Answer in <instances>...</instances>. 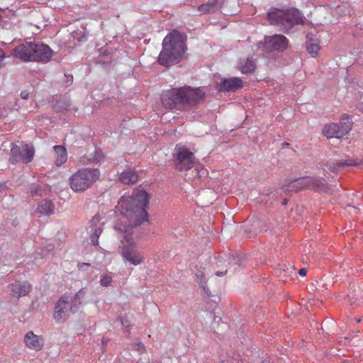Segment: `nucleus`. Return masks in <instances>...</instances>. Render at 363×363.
<instances>
[{
  "label": "nucleus",
  "instance_id": "obj_1",
  "mask_svg": "<svg viewBox=\"0 0 363 363\" xmlns=\"http://www.w3.org/2000/svg\"><path fill=\"white\" fill-rule=\"evenodd\" d=\"M150 199L146 191L135 189L131 194L121 196L116 206V213L121 216L115 226L121 232V255L124 262L134 266L143 264L145 257L134 241L132 228L148 221Z\"/></svg>",
  "mask_w": 363,
  "mask_h": 363
},
{
  "label": "nucleus",
  "instance_id": "obj_2",
  "mask_svg": "<svg viewBox=\"0 0 363 363\" xmlns=\"http://www.w3.org/2000/svg\"><path fill=\"white\" fill-rule=\"evenodd\" d=\"M206 97L201 88L183 86L164 91L162 96L164 106L169 109L189 110L195 107Z\"/></svg>",
  "mask_w": 363,
  "mask_h": 363
},
{
  "label": "nucleus",
  "instance_id": "obj_3",
  "mask_svg": "<svg viewBox=\"0 0 363 363\" xmlns=\"http://www.w3.org/2000/svg\"><path fill=\"white\" fill-rule=\"evenodd\" d=\"M185 39L178 31L167 35L163 40L162 50L158 57L160 65L169 67L177 64L186 51Z\"/></svg>",
  "mask_w": 363,
  "mask_h": 363
},
{
  "label": "nucleus",
  "instance_id": "obj_4",
  "mask_svg": "<svg viewBox=\"0 0 363 363\" xmlns=\"http://www.w3.org/2000/svg\"><path fill=\"white\" fill-rule=\"evenodd\" d=\"M13 56L23 62H49L52 56L51 48L43 43L26 42L13 49Z\"/></svg>",
  "mask_w": 363,
  "mask_h": 363
},
{
  "label": "nucleus",
  "instance_id": "obj_5",
  "mask_svg": "<svg viewBox=\"0 0 363 363\" xmlns=\"http://www.w3.org/2000/svg\"><path fill=\"white\" fill-rule=\"evenodd\" d=\"M267 19L271 25L279 26L284 31H288L295 25H303L305 21L304 16L295 8H272L267 13Z\"/></svg>",
  "mask_w": 363,
  "mask_h": 363
},
{
  "label": "nucleus",
  "instance_id": "obj_6",
  "mask_svg": "<svg viewBox=\"0 0 363 363\" xmlns=\"http://www.w3.org/2000/svg\"><path fill=\"white\" fill-rule=\"evenodd\" d=\"M100 177L101 172L97 168H80L69 177V185L74 192H84L90 189Z\"/></svg>",
  "mask_w": 363,
  "mask_h": 363
},
{
  "label": "nucleus",
  "instance_id": "obj_7",
  "mask_svg": "<svg viewBox=\"0 0 363 363\" xmlns=\"http://www.w3.org/2000/svg\"><path fill=\"white\" fill-rule=\"evenodd\" d=\"M82 294V291H79L74 296L65 294L60 297L55 307L54 318L56 321L65 319L67 316L68 311L72 309L73 301L74 300L76 302L77 300H79Z\"/></svg>",
  "mask_w": 363,
  "mask_h": 363
},
{
  "label": "nucleus",
  "instance_id": "obj_8",
  "mask_svg": "<svg viewBox=\"0 0 363 363\" xmlns=\"http://www.w3.org/2000/svg\"><path fill=\"white\" fill-rule=\"evenodd\" d=\"M176 168L179 172L191 169L194 164V155L187 147L182 145L175 147Z\"/></svg>",
  "mask_w": 363,
  "mask_h": 363
},
{
  "label": "nucleus",
  "instance_id": "obj_9",
  "mask_svg": "<svg viewBox=\"0 0 363 363\" xmlns=\"http://www.w3.org/2000/svg\"><path fill=\"white\" fill-rule=\"evenodd\" d=\"M34 154L35 150L33 146L26 144L21 146L12 145L10 161L13 164L19 162L27 164L32 161Z\"/></svg>",
  "mask_w": 363,
  "mask_h": 363
},
{
  "label": "nucleus",
  "instance_id": "obj_10",
  "mask_svg": "<svg viewBox=\"0 0 363 363\" xmlns=\"http://www.w3.org/2000/svg\"><path fill=\"white\" fill-rule=\"evenodd\" d=\"M264 43L267 51H283L288 48L289 40L283 35H274L264 37Z\"/></svg>",
  "mask_w": 363,
  "mask_h": 363
},
{
  "label": "nucleus",
  "instance_id": "obj_11",
  "mask_svg": "<svg viewBox=\"0 0 363 363\" xmlns=\"http://www.w3.org/2000/svg\"><path fill=\"white\" fill-rule=\"evenodd\" d=\"M293 186L297 187L298 189L305 188H311L313 189L327 191V186L319 179L311 177H305L293 182Z\"/></svg>",
  "mask_w": 363,
  "mask_h": 363
},
{
  "label": "nucleus",
  "instance_id": "obj_12",
  "mask_svg": "<svg viewBox=\"0 0 363 363\" xmlns=\"http://www.w3.org/2000/svg\"><path fill=\"white\" fill-rule=\"evenodd\" d=\"M23 343L29 350L39 352L44 347L45 340L42 335H35L33 331L30 330L25 334Z\"/></svg>",
  "mask_w": 363,
  "mask_h": 363
},
{
  "label": "nucleus",
  "instance_id": "obj_13",
  "mask_svg": "<svg viewBox=\"0 0 363 363\" xmlns=\"http://www.w3.org/2000/svg\"><path fill=\"white\" fill-rule=\"evenodd\" d=\"M242 87V81L238 77L222 78L216 88L218 91H235Z\"/></svg>",
  "mask_w": 363,
  "mask_h": 363
},
{
  "label": "nucleus",
  "instance_id": "obj_14",
  "mask_svg": "<svg viewBox=\"0 0 363 363\" xmlns=\"http://www.w3.org/2000/svg\"><path fill=\"white\" fill-rule=\"evenodd\" d=\"M225 0H208L197 6V11L201 15L213 14L221 11Z\"/></svg>",
  "mask_w": 363,
  "mask_h": 363
},
{
  "label": "nucleus",
  "instance_id": "obj_15",
  "mask_svg": "<svg viewBox=\"0 0 363 363\" xmlns=\"http://www.w3.org/2000/svg\"><path fill=\"white\" fill-rule=\"evenodd\" d=\"M9 289L13 295L18 298L28 294L30 291L31 286L27 281H17L10 284Z\"/></svg>",
  "mask_w": 363,
  "mask_h": 363
},
{
  "label": "nucleus",
  "instance_id": "obj_16",
  "mask_svg": "<svg viewBox=\"0 0 363 363\" xmlns=\"http://www.w3.org/2000/svg\"><path fill=\"white\" fill-rule=\"evenodd\" d=\"M352 118L349 115L344 114L341 116L340 122L336 123L338 126L337 133L340 138L350 133L352 128Z\"/></svg>",
  "mask_w": 363,
  "mask_h": 363
},
{
  "label": "nucleus",
  "instance_id": "obj_17",
  "mask_svg": "<svg viewBox=\"0 0 363 363\" xmlns=\"http://www.w3.org/2000/svg\"><path fill=\"white\" fill-rule=\"evenodd\" d=\"M118 180L123 184H132L136 183L138 180V175L135 169H128L123 171L119 177Z\"/></svg>",
  "mask_w": 363,
  "mask_h": 363
},
{
  "label": "nucleus",
  "instance_id": "obj_18",
  "mask_svg": "<svg viewBox=\"0 0 363 363\" xmlns=\"http://www.w3.org/2000/svg\"><path fill=\"white\" fill-rule=\"evenodd\" d=\"M103 158L101 153L97 150L89 153L80 158V162L84 165L96 164Z\"/></svg>",
  "mask_w": 363,
  "mask_h": 363
},
{
  "label": "nucleus",
  "instance_id": "obj_19",
  "mask_svg": "<svg viewBox=\"0 0 363 363\" xmlns=\"http://www.w3.org/2000/svg\"><path fill=\"white\" fill-rule=\"evenodd\" d=\"M55 153V164L57 167L62 166L67 160V150L62 145L53 147Z\"/></svg>",
  "mask_w": 363,
  "mask_h": 363
},
{
  "label": "nucleus",
  "instance_id": "obj_20",
  "mask_svg": "<svg viewBox=\"0 0 363 363\" xmlns=\"http://www.w3.org/2000/svg\"><path fill=\"white\" fill-rule=\"evenodd\" d=\"M338 126L335 123H330L326 124L323 128V133L328 138H340V135L337 133Z\"/></svg>",
  "mask_w": 363,
  "mask_h": 363
},
{
  "label": "nucleus",
  "instance_id": "obj_21",
  "mask_svg": "<svg viewBox=\"0 0 363 363\" xmlns=\"http://www.w3.org/2000/svg\"><path fill=\"white\" fill-rule=\"evenodd\" d=\"M54 205L50 200L41 201L38 206L37 211L41 214H50L52 213Z\"/></svg>",
  "mask_w": 363,
  "mask_h": 363
},
{
  "label": "nucleus",
  "instance_id": "obj_22",
  "mask_svg": "<svg viewBox=\"0 0 363 363\" xmlns=\"http://www.w3.org/2000/svg\"><path fill=\"white\" fill-rule=\"evenodd\" d=\"M256 65L255 61L247 59L240 62V69L242 74H248L255 71Z\"/></svg>",
  "mask_w": 363,
  "mask_h": 363
},
{
  "label": "nucleus",
  "instance_id": "obj_23",
  "mask_svg": "<svg viewBox=\"0 0 363 363\" xmlns=\"http://www.w3.org/2000/svg\"><path fill=\"white\" fill-rule=\"evenodd\" d=\"M306 49L307 51L312 55L313 56L316 55L319 50H320V46L318 43L314 42L312 40H309L306 42Z\"/></svg>",
  "mask_w": 363,
  "mask_h": 363
},
{
  "label": "nucleus",
  "instance_id": "obj_24",
  "mask_svg": "<svg viewBox=\"0 0 363 363\" xmlns=\"http://www.w3.org/2000/svg\"><path fill=\"white\" fill-rule=\"evenodd\" d=\"M196 277L197 279V281L201 284V286L205 289L206 285V278L204 277V273L201 270H198L196 273Z\"/></svg>",
  "mask_w": 363,
  "mask_h": 363
},
{
  "label": "nucleus",
  "instance_id": "obj_25",
  "mask_svg": "<svg viewBox=\"0 0 363 363\" xmlns=\"http://www.w3.org/2000/svg\"><path fill=\"white\" fill-rule=\"evenodd\" d=\"M111 282L112 277L109 274H106L103 276L100 280L101 285L105 287L110 286Z\"/></svg>",
  "mask_w": 363,
  "mask_h": 363
},
{
  "label": "nucleus",
  "instance_id": "obj_26",
  "mask_svg": "<svg viewBox=\"0 0 363 363\" xmlns=\"http://www.w3.org/2000/svg\"><path fill=\"white\" fill-rule=\"evenodd\" d=\"M337 164L339 167H340L344 166H356L358 165L359 163L352 160H340L337 162Z\"/></svg>",
  "mask_w": 363,
  "mask_h": 363
},
{
  "label": "nucleus",
  "instance_id": "obj_27",
  "mask_svg": "<svg viewBox=\"0 0 363 363\" xmlns=\"http://www.w3.org/2000/svg\"><path fill=\"white\" fill-rule=\"evenodd\" d=\"M358 296V298H357L355 300H354V298H350V303H351V305H358V306H360L362 303H363V295L362 294V293H359L357 294Z\"/></svg>",
  "mask_w": 363,
  "mask_h": 363
},
{
  "label": "nucleus",
  "instance_id": "obj_28",
  "mask_svg": "<svg viewBox=\"0 0 363 363\" xmlns=\"http://www.w3.org/2000/svg\"><path fill=\"white\" fill-rule=\"evenodd\" d=\"M100 220H101L100 216L98 215H96L92 218V219L90 221V223L91 225L94 226L100 221Z\"/></svg>",
  "mask_w": 363,
  "mask_h": 363
},
{
  "label": "nucleus",
  "instance_id": "obj_29",
  "mask_svg": "<svg viewBox=\"0 0 363 363\" xmlns=\"http://www.w3.org/2000/svg\"><path fill=\"white\" fill-rule=\"evenodd\" d=\"M6 58L4 51L0 48V68L4 66L3 61Z\"/></svg>",
  "mask_w": 363,
  "mask_h": 363
},
{
  "label": "nucleus",
  "instance_id": "obj_30",
  "mask_svg": "<svg viewBox=\"0 0 363 363\" xmlns=\"http://www.w3.org/2000/svg\"><path fill=\"white\" fill-rule=\"evenodd\" d=\"M90 264L89 263H86V262H82V263H79L77 264V268L79 269V270H85V268L86 267H90Z\"/></svg>",
  "mask_w": 363,
  "mask_h": 363
},
{
  "label": "nucleus",
  "instance_id": "obj_31",
  "mask_svg": "<svg viewBox=\"0 0 363 363\" xmlns=\"http://www.w3.org/2000/svg\"><path fill=\"white\" fill-rule=\"evenodd\" d=\"M136 349L138 352H140V353L145 352V347L144 346V345L142 343V342H138L136 344Z\"/></svg>",
  "mask_w": 363,
  "mask_h": 363
},
{
  "label": "nucleus",
  "instance_id": "obj_32",
  "mask_svg": "<svg viewBox=\"0 0 363 363\" xmlns=\"http://www.w3.org/2000/svg\"><path fill=\"white\" fill-rule=\"evenodd\" d=\"M93 235L96 236V238H99L102 232L100 228H95L94 229H93Z\"/></svg>",
  "mask_w": 363,
  "mask_h": 363
},
{
  "label": "nucleus",
  "instance_id": "obj_33",
  "mask_svg": "<svg viewBox=\"0 0 363 363\" xmlns=\"http://www.w3.org/2000/svg\"><path fill=\"white\" fill-rule=\"evenodd\" d=\"M90 240H91V242L92 245H98L99 241H98V238H96V236L91 235V238H90Z\"/></svg>",
  "mask_w": 363,
  "mask_h": 363
},
{
  "label": "nucleus",
  "instance_id": "obj_34",
  "mask_svg": "<svg viewBox=\"0 0 363 363\" xmlns=\"http://www.w3.org/2000/svg\"><path fill=\"white\" fill-rule=\"evenodd\" d=\"M120 321L121 323V325L124 327L128 328L130 325V323L128 320H123L122 318H120Z\"/></svg>",
  "mask_w": 363,
  "mask_h": 363
},
{
  "label": "nucleus",
  "instance_id": "obj_35",
  "mask_svg": "<svg viewBox=\"0 0 363 363\" xmlns=\"http://www.w3.org/2000/svg\"><path fill=\"white\" fill-rule=\"evenodd\" d=\"M298 274L302 276V277H304L306 275V269H304V268H301L299 269L298 271Z\"/></svg>",
  "mask_w": 363,
  "mask_h": 363
},
{
  "label": "nucleus",
  "instance_id": "obj_36",
  "mask_svg": "<svg viewBox=\"0 0 363 363\" xmlns=\"http://www.w3.org/2000/svg\"><path fill=\"white\" fill-rule=\"evenodd\" d=\"M21 98H22V99H27V98H28V92H26V91H21Z\"/></svg>",
  "mask_w": 363,
  "mask_h": 363
},
{
  "label": "nucleus",
  "instance_id": "obj_37",
  "mask_svg": "<svg viewBox=\"0 0 363 363\" xmlns=\"http://www.w3.org/2000/svg\"><path fill=\"white\" fill-rule=\"evenodd\" d=\"M227 273V270L224 271V272H216V275L218 276V277H221V276H224Z\"/></svg>",
  "mask_w": 363,
  "mask_h": 363
},
{
  "label": "nucleus",
  "instance_id": "obj_38",
  "mask_svg": "<svg viewBox=\"0 0 363 363\" xmlns=\"http://www.w3.org/2000/svg\"><path fill=\"white\" fill-rule=\"evenodd\" d=\"M2 116V113H1V111H0V118H1Z\"/></svg>",
  "mask_w": 363,
  "mask_h": 363
},
{
  "label": "nucleus",
  "instance_id": "obj_39",
  "mask_svg": "<svg viewBox=\"0 0 363 363\" xmlns=\"http://www.w3.org/2000/svg\"><path fill=\"white\" fill-rule=\"evenodd\" d=\"M360 320H361L360 319H357V322H358V323L360 322Z\"/></svg>",
  "mask_w": 363,
  "mask_h": 363
}]
</instances>
